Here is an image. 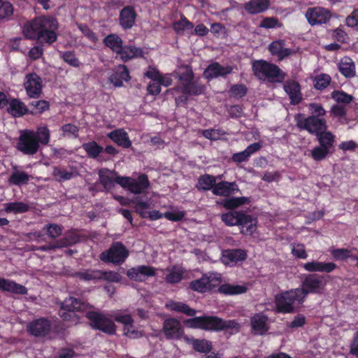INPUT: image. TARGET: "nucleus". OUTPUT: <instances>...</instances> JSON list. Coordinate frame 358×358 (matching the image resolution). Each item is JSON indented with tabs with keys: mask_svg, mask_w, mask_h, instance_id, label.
Masks as SVG:
<instances>
[{
	"mask_svg": "<svg viewBox=\"0 0 358 358\" xmlns=\"http://www.w3.org/2000/svg\"><path fill=\"white\" fill-rule=\"evenodd\" d=\"M215 185V177L211 175L206 174L199 178L196 187L200 190H210L211 189H213Z\"/></svg>",
	"mask_w": 358,
	"mask_h": 358,
	"instance_id": "48",
	"label": "nucleus"
},
{
	"mask_svg": "<svg viewBox=\"0 0 358 358\" xmlns=\"http://www.w3.org/2000/svg\"><path fill=\"white\" fill-rule=\"evenodd\" d=\"M252 71L259 79L272 83H280L285 78V73L278 66L264 60L255 61Z\"/></svg>",
	"mask_w": 358,
	"mask_h": 358,
	"instance_id": "1",
	"label": "nucleus"
},
{
	"mask_svg": "<svg viewBox=\"0 0 358 358\" xmlns=\"http://www.w3.org/2000/svg\"><path fill=\"white\" fill-rule=\"evenodd\" d=\"M51 328V322L45 317L34 319L27 325L28 333L35 337L45 336L50 333Z\"/></svg>",
	"mask_w": 358,
	"mask_h": 358,
	"instance_id": "11",
	"label": "nucleus"
},
{
	"mask_svg": "<svg viewBox=\"0 0 358 358\" xmlns=\"http://www.w3.org/2000/svg\"><path fill=\"white\" fill-rule=\"evenodd\" d=\"M232 67L229 66H223L215 62L210 64L204 71V76L208 78H215L219 76H224L232 72Z\"/></svg>",
	"mask_w": 358,
	"mask_h": 358,
	"instance_id": "23",
	"label": "nucleus"
},
{
	"mask_svg": "<svg viewBox=\"0 0 358 358\" xmlns=\"http://www.w3.org/2000/svg\"><path fill=\"white\" fill-rule=\"evenodd\" d=\"M331 78L328 74L322 73L314 78V87L317 90H322L329 85Z\"/></svg>",
	"mask_w": 358,
	"mask_h": 358,
	"instance_id": "57",
	"label": "nucleus"
},
{
	"mask_svg": "<svg viewBox=\"0 0 358 358\" xmlns=\"http://www.w3.org/2000/svg\"><path fill=\"white\" fill-rule=\"evenodd\" d=\"M203 91V85L194 82L193 80L185 84V85L182 87V92L189 95H199L202 94Z\"/></svg>",
	"mask_w": 358,
	"mask_h": 358,
	"instance_id": "52",
	"label": "nucleus"
},
{
	"mask_svg": "<svg viewBox=\"0 0 358 358\" xmlns=\"http://www.w3.org/2000/svg\"><path fill=\"white\" fill-rule=\"evenodd\" d=\"M30 178L31 176L26 172L15 169L13 172L10 175L8 182L19 186L27 183Z\"/></svg>",
	"mask_w": 358,
	"mask_h": 358,
	"instance_id": "45",
	"label": "nucleus"
},
{
	"mask_svg": "<svg viewBox=\"0 0 358 358\" xmlns=\"http://www.w3.org/2000/svg\"><path fill=\"white\" fill-rule=\"evenodd\" d=\"M162 331L169 340H178L184 334L180 322L173 317L167 318L164 321Z\"/></svg>",
	"mask_w": 358,
	"mask_h": 358,
	"instance_id": "12",
	"label": "nucleus"
},
{
	"mask_svg": "<svg viewBox=\"0 0 358 358\" xmlns=\"http://www.w3.org/2000/svg\"><path fill=\"white\" fill-rule=\"evenodd\" d=\"M60 57L69 65L73 67H78L80 65L79 59L76 57L73 52H60Z\"/></svg>",
	"mask_w": 358,
	"mask_h": 358,
	"instance_id": "59",
	"label": "nucleus"
},
{
	"mask_svg": "<svg viewBox=\"0 0 358 358\" xmlns=\"http://www.w3.org/2000/svg\"><path fill=\"white\" fill-rule=\"evenodd\" d=\"M141 49L134 45H125L122 47L117 55L123 62H127L135 57L141 56Z\"/></svg>",
	"mask_w": 358,
	"mask_h": 358,
	"instance_id": "37",
	"label": "nucleus"
},
{
	"mask_svg": "<svg viewBox=\"0 0 358 358\" xmlns=\"http://www.w3.org/2000/svg\"><path fill=\"white\" fill-rule=\"evenodd\" d=\"M250 198L246 196L231 197L223 201V206L227 209H235L250 203Z\"/></svg>",
	"mask_w": 358,
	"mask_h": 358,
	"instance_id": "49",
	"label": "nucleus"
},
{
	"mask_svg": "<svg viewBox=\"0 0 358 358\" xmlns=\"http://www.w3.org/2000/svg\"><path fill=\"white\" fill-rule=\"evenodd\" d=\"M319 145L327 148L331 152L334 148L335 143V136L329 131L323 130L322 132L316 135Z\"/></svg>",
	"mask_w": 358,
	"mask_h": 358,
	"instance_id": "38",
	"label": "nucleus"
},
{
	"mask_svg": "<svg viewBox=\"0 0 358 358\" xmlns=\"http://www.w3.org/2000/svg\"><path fill=\"white\" fill-rule=\"evenodd\" d=\"M99 180L103 187L110 190L113 188L114 183H117V178H122L119 176L117 172L110 171L107 169H102L99 171Z\"/></svg>",
	"mask_w": 358,
	"mask_h": 358,
	"instance_id": "22",
	"label": "nucleus"
},
{
	"mask_svg": "<svg viewBox=\"0 0 358 358\" xmlns=\"http://www.w3.org/2000/svg\"><path fill=\"white\" fill-rule=\"evenodd\" d=\"M103 43L117 55L121 50L123 45L122 38L115 34H110L103 39Z\"/></svg>",
	"mask_w": 358,
	"mask_h": 358,
	"instance_id": "41",
	"label": "nucleus"
},
{
	"mask_svg": "<svg viewBox=\"0 0 358 358\" xmlns=\"http://www.w3.org/2000/svg\"><path fill=\"white\" fill-rule=\"evenodd\" d=\"M220 282V277L210 275L209 277L203 276L200 279L193 280L190 283V287L194 291L203 293Z\"/></svg>",
	"mask_w": 358,
	"mask_h": 358,
	"instance_id": "17",
	"label": "nucleus"
},
{
	"mask_svg": "<svg viewBox=\"0 0 358 358\" xmlns=\"http://www.w3.org/2000/svg\"><path fill=\"white\" fill-rule=\"evenodd\" d=\"M303 268L308 272L330 273L336 268V265L333 262L312 261L303 264Z\"/></svg>",
	"mask_w": 358,
	"mask_h": 358,
	"instance_id": "24",
	"label": "nucleus"
},
{
	"mask_svg": "<svg viewBox=\"0 0 358 358\" xmlns=\"http://www.w3.org/2000/svg\"><path fill=\"white\" fill-rule=\"evenodd\" d=\"M182 269L180 267L173 266L166 269L165 280L169 283H178L182 280Z\"/></svg>",
	"mask_w": 358,
	"mask_h": 358,
	"instance_id": "44",
	"label": "nucleus"
},
{
	"mask_svg": "<svg viewBox=\"0 0 358 358\" xmlns=\"http://www.w3.org/2000/svg\"><path fill=\"white\" fill-rule=\"evenodd\" d=\"M24 87L30 98H38L42 92V79L35 73L27 74L24 78Z\"/></svg>",
	"mask_w": 358,
	"mask_h": 358,
	"instance_id": "13",
	"label": "nucleus"
},
{
	"mask_svg": "<svg viewBox=\"0 0 358 358\" xmlns=\"http://www.w3.org/2000/svg\"><path fill=\"white\" fill-rule=\"evenodd\" d=\"M86 317L89 319L90 326L92 328L110 335L115 334L117 326L112 320L113 318L110 317V313L105 315L94 311H89L86 313Z\"/></svg>",
	"mask_w": 358,
	"mask_h": 358,
	"instance_id": "4",
	"label": "nucleus"
},
{
	"mask_svg": "<svg viewBox=\"0 0 358 358\" xmlns=\"http://www.w3.org/2000/svg\"><path fill=\"white\" fill-rule=\"evenodd\" d=\"M262 145L260 143H254L248 145L243 151L235 153L232 155L233 162L241 163L248 160L250 157L260 150Z\"/></svg>",
	"mask_w": 358,
	"mask_h": 358,
	"instance_id": "31",
	"label": "nucleus"
},
{
	"mask_svg": "<svg viewBox=\"0 0 358 358\" xmlns=\"http://www.w3.org/2000/svg\"><path fill=\"white\" fill-rule=\"evenodd\" d=\"M239 226L241 227V233L252 234L256 230V221L251 215L245 213Z\"/></svg>",
	"mask_w": 358,
	"mask_h": 358,
	"instance_id": "47",
	"label": "nucleus"
},
{
	"mask_svg": "<svg viewBox=\"0 0 358 358\" xmlns=\"http://www.w3.org/2000/svg\"><path fill=\"white\" fill-rule=\"evenodd\" d=\"M129 255V252L120 242H115L110 248L100 255V259L104 262L115 264L123 263Z\"/></svg>",
	"mask_w": 358,
	"mask_h": 358,
	"instance_id": "10",
	"label": "nucleus"
},
{
	"mask_svg": "<svg viewBox=\"0 0 358 358\" xmlns=\"http://www.w3.org/2000/svg\"><path fill=\"white\" fill-rule=\"evenodd\" d=\"M238 192H239V188L235 182L222 181L216 183L213 188V193L221 196H229Z\"/></svg>",
	"mask_w": 358,
	"mask_h": 358,
	"instance_id": "21",
	"label": "nucleus"
},
{
	"mask_svg": "<svg viewBox=\"0 0 358 358\" xmlns=\"http://www.w3.org/2000/svg\"><path fill=\"white\" fill-rule=\"evenodd\" d=\"M247 289L243 285L224 284L219 287V292L224 294H240L245 293Z\"/></svg>",
	"mask_w": 358,
	"mask_h": 358,
	"instance_id": "51",
	"label": "nucleus"
},
{
	"mask_svg": "<svg viewBox=\"0 0 358 358\" xmlns=\"http://www.w3.org/2000/svg\"><path fill=\"white\" fill-rule=\"evenodd\" d=\"M34 130L26 129L21 131L17 144V149L27 155H35L40 148Z\"/></svg>",
	"mask_w": 358,
	"mask_h": 358,
	"instance_id": "7",
	"label": "nucleus"
},
{
	"mask_svg": "<svg viewBox=\"0 0 358 358\" xmlns=\"http://www.w3.org/2000/svg\"><path fill=\"white\" fill-rule=\"evenodd\" d=\"M117 180V184L135 194H143L150 187V181L145 174H141L137 178L123 176Z\"/></svg>",
	"mask_w": 358,
	"mask_h": 358,
	"instance_id": "6",
	"label": "nucleus"
},
{
	"mask_svg": "<svg viewBox=\"0 0 358 358\" xmlns=\"http://www.w3.org/2000/svg\"><path fill=\"white\" fill-rule=\"evenodd\" d=\"M246 252L241 249L227 250L224 251L222 261L224 264L232 265L246 258Z\"/></svg>",
	"mask_w": 358,
	"mask_h": 358,
	"instance_id": "28",
	"label": "nucleus"
},
{
	"mask_svg": "<svg viewBox=\"0 0 358 358\" xmlns=\"http://www.w3.org/2000/svg\"><path fill=\"white\" fill-rule=\"evenodd\" d=\"M268 50L273 55H276L279 59L282 60L288 56L296 53L299 48H285V41L284 40H278L269 45Z\"/></svg>",
	"mask_w": 358,
	"mask_h": 358,
	"instance_id": "18",
	"label": "nucleus"
},
{
	"mask_svg": "<svg viewBox=\"0 0 358 358\" xmlns=\"http://www.w3.org/2000/svg\"><path fill=\"white\" fill-rule=\"evenodd\" d=\"M269 6V0H250L244 5V8L248 13L255 15L264 13Z\"/></svg>",
	"mask_w": 358,
	"mask_h": 358,
	"instance_id": "33",
	"label": "nucleus"
},
{
	"mask_svg": "<svg viewBox=\"0 0 358 358\" xmlns=\"http://www.w3.org/2000/svg\"><path fill=\"white\" fill-rule=\"evenodd\" d=\"M243 213L240 211H230L227 213H224L221 216L222 221L225 223L227 226H239L241 223V220L244 216Z\"/></svg>",
	"mask_w": 358,
	"mask_h": 358,
	"instance_id": "43",
	"label": "nucleus"
},
{
	"mask_svg": "<svg viewBox=\"0 0 358 358\" xmlns=\"http://www.w3.org/2000/svg\"><path fill=\"white\" fill-rule=\"evenodd\" d=\"M326 285V280L323 276L310 275L306 278L303 282V287L298 288L299 290H303L305 296L310 292H320Z\"/></svg>",
	"mask_w": 358,
	"mask_h": 358,
	"instance_id": "15",
	"label": "nucleus"
},
{
	"mask_svg": "<svg viewBox=\"0 0 358 358\" xmlns=\"http://www.w3.org/2000/svg\"><path fill=\"white\" fill-rule=\"evenodd\" d=\"M101 275L100 280H106L109 282H118L121 280L122 277L120 273L113 271H101Z\"/></svg>",
	"mask_w": 358,
	"mask_h": 358,
	"instance_id": "64",
	"label": "nucleus"
},
{
	"mask_svg": "<svg viewBox=\"0 0 358 358\" xmlns=\"http://www.w3.org/2000/svg\"><path fill=\"white\" fill-rule=\"evenodd\" d=\"M240 328V324L235 320H224L215 317L214 331H226L230 334H236L239 331Z\"/></svg>",
	"mask_w": 358,
	"mask_h": 358,
	"instance_id": "20",
	"label": "nucleus"
},
{
	"mask_svg": "<svg viewBox=\"0 0 358 358\" xmlns=\"http://www.w3.org/2000/svg\"><path fill=\"white\" fill-rule=\"evenodd\" d=\"M37 23H38V18H35L34 20L24 24L22 32L25 38L38 41L39 26L36 25Z\"/></svg>",
	"mask_w": 358,
	"mask_h": 358,
	"instance_id": "42",
	"label": "nucleus"
},
{
	"mask_svg": "<svg viewBox=\"0 0 358 358\" xmlns=\"http://www.w3.org/2000/svg\"><path fill=\"white\" fill-rule=\"evenodd\" d=\"M165 307L169 310L182 313L188 316H193L196 314L195 310L182 302L169 301L165 304Z\"/></svg>",
	"mask_w": 358,
	"mask_h": 358,
	"instance_id": "40",
	"label": "nucleus"
},
{
	"mask_svg": "<svg viewBox=\"0 0 358 358\" xmlns=\"http://www.w3.org/2000/svg\"><path fill=\"white\" fill-rule=\"evenodd\" d=\"M296 120L299 128L306 130L315 136L327 129V121L324 118L315 117V116L305 117L303 115H299L296 117Z\"/></svg>",
	"mask_w": 358,
	"mask_h": 358,
	"instance_id": "8",
	"label": "nucleus"
},
{
	"mask_svg": "<svg viewBox=\"0 0 358 358\" xmlns=\"http://www.w3.org/2000/svg\"><path fill=\"white\" fill-rule=\"evenodd\" d=\"M330 113L332 116L337 117L341 123H347L346 108L344 106L339 104L332 106Z\"/></svg>",
	"mask_w": 358,
	"mask_h": 358,
	"instance_id": "56",
	"label": "nucleus"
},
{
	"mask_svg": "<svg viewBox=\"0 0 358 358\" xmlns=\"http://www.w3.org/2000/svg\"><path fill=\"white\" fill-rule=\"evenodd\" d=\"M43 229L46 230L48 236L52 238H56L59 237L62 232V227L56 224H46Z\"/></svg>",
	"mask_w": 358,
	"mask_h": 358,
	"instance_id": "63",
	"label": "nucleus"
},
{
	"mask_svg": "<svg viewBox=\"0 0 358 358\" xmlns=\"http://www.w3.org/2000/svg\"><path fill=\"white\" fill-rule=\"evenodd\" d=\"M331 98L337 103H350L354 99L352 95L338 90L331 92Z\"/></svg>",
	"mask_w": 358,
	"mask_h": 358,
	"instance_id": "60",
	"label": "nucleus"
},
{
	"mask_svg": "<svg viewBox=\"0 0 358 358\" xmlns=\"http://www.w3.org/2000/svg\"><path fill=\"white\" fill-rule=\"evenodd\" d=\"M214 320L213 316L195 317L186 320L185 324L190 328L214 331Z\"/></svg>",
	"mask_w": 358,
	"mask_h": 358,
	"instance_id": "19",
	"label": "nucleus"
},
{
	"mask_svg": "<svg viewBox=\"0 0 358 358\" xmlns=\"http://www.w3.org/2000/svg\"><path fill=\"white\" fill-rule=\"evenodd\" d=\"M136 17V12L132 7H124L120 14V25L125 29L132 27L134 24Z\"/></svg>",
	"mask_w": 358,
	"mask_h": 358,
	"instance_id": "32",
	"label": "nucleus"
},
{
	"mask_svg": "<svg viewBox=\"0 0 358 358\" xmlns=\"http://www.w3.org/2000/svg\"><path fill=\"white\" fill-rule=\"evenodd\" d=\"M38 144L48 145L50 138V132L46 126L39 127L34 131Z\"/></svg>",
	"mask_w": 358,
	"mask_h": 358,
	"instance_id": "54",
	"label": "nucleus"
},
{
	"mask_svg": "<svg viewBox=\"0 0 358 358\" xmlns=\"http://www.w3.org/2000/svg\"><path fill=\"white\" fill-rule=\"evenodd\" d=\"M135 206L136 212L140 214L142 217H147V209L150 208V203L147 201H143L139 197H136L131 201Z\"/></svg>",
	"mask_w": 358,
	"mask_h": 358,
	"instance_id": "55",
	"label": "nucleus"
},
{
	"mask_svg": "<svg viewBox=\"0 0 358 358\" xmlns=\"http://www.w3.org/2000/svg\"><path fill=\"white\" fill-rule=\"evenodd\" d=\"M101 275V270H85L77 273V275L82 280H100Z\"/></svg>",
	"mask_w": 358,
	"mask_h": 358,
	"instance_id": "58",
	"label": "nucleus"
},
{
	"mask_svg": "<svg viewBox=\"0 0 358 358\" xmlns=\"http://www.w3.org/2000/svg\"><path fill=\"white\" fill-rule=\"evenodd\" d=\"M250 324L255 334L263 335L268 330V317L263 314H256L252 317Z\"/></svg>",
	"mask_w": 358,
	"mask_h": 358,
	"instance_id": "26",
	"label": "nucleus"
},
{
	"mask_svg": "<svg viewBox=\"0 0 358 358\" xmlns=\"http://www.w3.org/2000/svg\"><path fill=\"white\" fill-rule=\"evenodd\" d=\"M304 299L305 294L303 290L295 289L285 292L275 297L276 310L282 313H292L294 310V304L302 303Z\"/></svg>",
	"mask_w": 358,
	"mask_h": 358,
	"instance_id": "2",
	"label": "nucleus"
},
{
	"mask_svg": "<svg viewBox=\"0 0 358 358\" xmlns=\"http://www.w3.org/2000/svg\"><path fill=\"white\" fill-rule=\"evenodd\" d=\"M52 176L58 182L69 180L78 176V171L71 168L70 170L55 166L52 170Z\"/></svg>",
	"mask_w": 358,
	"mask_h": 358,
	"instance_id": "35",
	"label": "nucleus"
},
{
	"mask_svg": "<svg viewBox=\"0 0 358 358\" xmlns=\"http://www.w3.org/2000/svg\"><path fill=\"white\" fill-rule=\"evenodd\" d=\"M7 111L14 117H20L24 115L27 108L25 104L17 99L8 100Z\"/></svg>",
	"mask_w": 358,
	"mask_h": 358,
	"instance_id": "34",
	"label": "nucleus"
},
{
	"mask_svg": "<svg viewBox=\"0 0 358 358\" xmlns=\"http://www.w3.org/2000/svg\"><path fill=\"white\" fill-rule=\"evenodd\" d=\"M36 25L39 26L38 41L41 43L51 44L54 43L57 35L58 23L55 18L50 17H38Z\"/></svg>",
	"mask_w": 358,
	"mask_h": 358,
	"instance_id": "3",
	"label": "nucleus"
},
{
	"mask_svg": "<svg viewBox=\"0 0 358 358\" xmlns=\"http://www.w3.org/2000/svg\"><path fill=\"white\" fill-rule=\"evenodd\" d=\"M107 136L123 148H129L131 146V141L129 135L123 129H115L108 133Z\"/></svg>",
	"mask_w": 358,
	"mask_h": 358,
	"instance_id": "27",
	"label": "nucleus"
},
{
	"mask_svg": "<svg viewBox=\"0 0 358 358\" xmlns=\"http://www.w3.org/2000/svg\"><path fill=\"white\" fill-rule=\"evenodd\" d=\"M284 90L290 99L292 104L299 103L301 99L299 84L295 80H287L284 85Z\"/></svg>",
	"mask_w": 358,
	"mask_h": 358,
	"instance_id": "25",
	"label": "nucleus"
},
{
	"mask_svg": "<svg viewBox=\"0 0 358 358\" xmlns=\"http://www.w3.org/2000/svg\"><path fill=\"white\" fill-rule=\"evenodd\" d=\"M156 274L155 268L145 265L137 266L127 270V275L132 280L143 282Z\"/></svg>",
	"mask_w": 358,
	"mask_h": 358,
	"instance_id": "16",
	"label": "nucleus"
},
{
	"mask_svg": "<svg viewBox=\"0 0 358 358\" xmlns=\"http://www.w3.org/2000/svg\"><path fill=\"white\" fill-rule=\"evenodd\" d=\"M329 153H330V151L329 150H327V148L319 145L318 146L315 147L311 150L310 156L315 161H322Z\"/></svg>",
	"mask_w": 358,
	"mask_h": 358,
	"instance_id": "62",
	"label": "nucleus"
},
{
	"mask_svg": "<svg viewBox=\"0 0 358 358\" xmlns=\"http://www.w3.org/2000/svg\"><path fill=\"white\" fill-rule=\"evenodd\" d=\"M83 148L92 158H96L103 151V148L99 145L95 141H91L83 144Z\"/></svg>",
	"mask_w": 358,
	"mask_h": 358,
	"instance_id": "53",
	"label": "nucleus"
},
{
	"mask_svg": "<svg viewBox=\"0 0 358 358\" xmlns=\"http://www.w3.org/2000/svg\"><path fill=\"white\" fill-rule=\"evenodd\" d=\"M110 317L124 325V332L127 336L136 338L142 336V333L134 327V320L127 310H113L110 313Z\"/></svg>",
	"mask_w": 358,
	"mask_h": 358,
	"instance_id": "9",
	"label": "nucleus"
},
{
	"mask_svg": "<svg viewBox=\"0 0 358 358\" xmlns=\"http://www.w3.org/2000/svg\"><path fill=\"white\" fill-rule=\"evenodd\" d=\"M338 69L346 78H352L355 76V64L350 57H345L340 60Z\"/></svg>",
	"mask_w": 358,
	"mask_h": 358,
	"instance_id": "36",
	"label": "nucleus"
},
{
	"mask_svg": "<svg viewBox=\"0 0 358 358\" xmlns=\"http://www.w3.org/2000/svg\"><path fill=\"white\" fill-rule=\"evenodd\" d=\"M305 17L311 26L327 23L331 18L330 12L322 7L309 8Z\"/></svg>",
	"mask_w": 358,
	"mask_h": 358,
	"instance_id": "14",
	"label": "nucleus"
},
{
	"mask_svg": "<svg viewBox=\"0 0 358 358\" xmlns=\"http://www.w3.org/2000/svg\"><path fill=\"white\" fill-rule=\"evenodd\" d=\"M193 27V24L184 15H181L180 20L173 24V29L178 34H184L186 31H192Z\"/></svg>",
	"mask_w": 358,
	"mask_h": 358,
	"instance_id": "50",
	"label": "nucleus"
},
{
	"mask_svg": "<svg viewBox=\"0 0 358 358\" xmlns=\"http://www.w3.org/2000/svg\"><path fill=\"white\" fill-rule=\"evenodd\" d=\"M308 111L310 114V116H315V117L324 118L327 111L323 106L318 103H311L308 105Z\"/></svg>",
	"mask_w": 358,
	"mask_h": 358,
	"instance_id": "61",
	"label": "nucleus"
},
{
	"mask_svg": "<svg viewBox=\"0 0 358 358\" xmlns=\"http://www.w3.org/2000/svg\"><path fill=\"white\" fill-rule=\"evenodd\" d=\"M0 289L16 294H27V289L24 286L3 278H0Z\"/></svg>",
	"mask_w": 358,
	"mask_h": 358,
	"instance_id": "29",
	"label": "nucleus"
},
{
	"mask_svg": "<svg viewBox=\"0 0 358 358\" xmlns=\"http://www.w3.org/2000/svg\"><path fill=\"white\" fill-rule=\"evenodd\" d=\"M185 341L192 345L194 350L201 353H208L212 350L211 342L204 339L185 338Z\"/></svg>",
	"mask_w": 358,
	"mask_h": 358,
	"instance_id": "39",
	"label": "nucleus"
},
{
	"mask_svg": "<svg viewBox=\"0 0 358 358\" xmlns=\"http://www.w3.org/2000/svg\"><path fill=\"white\" fill-rule=\"evenodd\" d=\"M88 306L87 303L70 296L62 303L59 315L64 320L76 322L78 320V317L75 312L86 310Z\"/></svg>",
	"mask_w": 358,
	"mask_h": 358,
	"instance_id": "5",
	"label": "nucleus"
},
{
	"mask_svg": "<svg viewBox=\"0 0 358 358\" xmlns=\"http://www.w3.org/2000/svg\"><path fill=\"white\" fill-rule=\"evenodd\" d=\"M129 79L128 69L124 65L118 66L109 78L110 82L115 87L122 86L123 81H128Z\"/></svg>",
	"mask_w": 358,
	"mask_h": 358,
	"instance_id": "30",
	"label": "nucleus"
},
{
	"mask_svg": "<svg viewBox=\"0 0 358 358\" xmlns=\"http://www.w3.org/2000/svg\"><path fill=\"white\" fill-rule=\"evenodd\" d=\"M4 206V210L7 213H23L27 212L30 208L27 203L22 201L6 203Z\"/></svg>",
	"mask_w": 358,
	"mask_h": 358,
	"instance_id": "46",
	"label": "nucleus"
}]
</instances>
